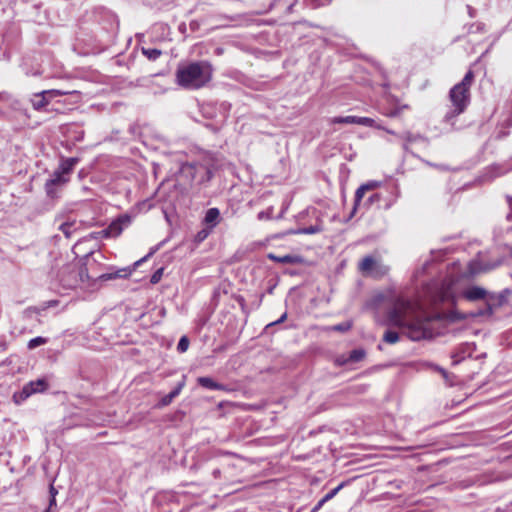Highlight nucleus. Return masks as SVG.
Segmentation results:
<instances>
[{
    "instance_id": "nucleus-1",
    "label": "nucleus",
    "mask_w": 512,
    "mask_h": 512,
    "mask_svg": "<svg viewBox=\"0 0 512 512\" xmlns=\"http://www.w3.org/2000/svg\"><path fill=\"white\" fill-rule=\"evenodd\" d=\"M411 308V302L403 298H397L387 313L391 325L406 329L407 336L413 341L431 339L434 336L432 321L430 318L408 321L407 312Z\"/></svg>"
},
{
    "instance_id": "nucleus-2",
    "label": "nucleus",
    "mask_w": 512,
    "mask_h": 512,
    "mask_svg": "<svg viewBox=\"0 0 512 512\" xmlns=\"http://www.w3.org/2000/svg\"><path fill=\"white\" fill-rule=\"evenodd\" d=\"M475 74L472 70H468L463 79L455 84L448 93V98L451 103L449 110L443 117V121L452 127L454 126V119L463 114L471 103V86L474 82Z\"/></svg>"
},
{
    "instance_id": "nucleus-3",
    "label": "nucleus",
    "mask_w": 512,
    "mask_h": 512,
    "mask_svg": "<svg viewBox=\"0 0 512 512\" xmlns=\"http://www.w3.org/2000/svg\"><path fill=\"white\" fill-rule=\"evenodd\" d=\"M213 67L208 61H194L180 66L176 72L177 83L187 89H199L212 79Z\"/></svg>"
},
{
    "instance_id": "nucleus-4",
    "label": "nucleus",
    "mask_w": 512,
    "mask_h": 512,
    "mask_svg": "<svg viewBox=\"0 0 512 512\" xmlns=\"http://www.w3.org/2000/svg\"><path fill=\"white\" fill-rule=\"evenodd\" d=\"M509 293L508 290H504L500 294L490 293L486 289L480 286H470L466 288L462 295L463 297L471 302L478 300H486L487 311L492 314L494 306H501L506 301V295Z\"/></svg>"
},
{
    "instance_id": "nucleus-5",
    "label": "nucleus",
    "mask_w": 512,
    "mask_h": 512,
    "mask_svg": "<svg viewBox=\"0 0 512 512\" xmlns=\"http://www.w3.org/2000/svg\"><path fill=\"white\" fill-rule=\"evenodd\" d=\"M80 272L76 264H66L57 273L52 281V288L63 293L66 290L75 288L79 283Z\"/></svg>"
},
{
    "instance_id": "nucleus-6",
    "label": "nucleus",
    "mask_w": 512,
    "mask_h": 512,
    "mask_svg": "<svg viewBox=\"0 0 512 512\" xmlns=\"http://www.w3.org/2000/svg\"><path fill=\"white\" fill-rule=\"evenodd\" d=\"M182 173L190 177L197 184H204L211 180L213 170L209 163L191 162L182 166Z\"/></svg>"
},
{
    "instance_id": "nucleus-7",
    "label": "nucleus",
    "mask_w": 512,
    "mask_h": 512,
    "mask_svg": "<svg viewBox=\"0 0 512 512\" xmlns=\"http://www.w3.org/2000/svg\"><path fill=\"white\" fill-rule=\"evenodd\" d=\"M73 93H77V91L70 92L60 89L44 90L33 94L32 98L30 99V102L34 110L39 112L47 111V106L49 105L52 99Z\"/></svg>"
},
{
    "instance_id": "nucleus-8",
    "label": "nucleus",
    "mask_w": 512,
    "mask_h": 512,
    "mask_svg": "<svg viewBox=\"0 0 512 512\" xmlns=\"http://www.w3.org/2000/svg\"><path fill=\"white\" fill-rule=\"evenodd\" d=\"M132 223V217L125 213L114 219L107 228L101 231L103 237L115 238L121 235L124 229L128 228Z\"/></svg>"
},
{
    "instance_id": "nucleus-9",
    "label": "nucleus",
    "mask_w": 512,
    "mask_h": 512,
    "mask_svg": "<svg viewBox=\"0 0 512 512\" xmlns=\"http://www.w3.org/2000/svg\"><path fill=\"white\" fill-rule=\"evenodd\" d=\"M69 182V177H67L64 173H61V170L56 169L51 177L45 183V191L46 194L50 198H54L57 196V188L62 187Z\"/></svg>"
},
{
    "instance_id": "nucleus-10",
    "label": "nucleus",
    "mask_w": 512,
    "mask_h": 512,
    "mask_svg": "<svg viewBox=\"0 0 512 512\" xmlns=\"http://www.w3.org/2000/svg\"><path fill=\"white\" fill-rule=\"evenodd\" d=\"M156 251V249H152L146 256H144L142 259L136 261L134 263V267H137L139 266L142 262L146 261L154 252ZM135 268L133 269H130V268H122V269H119L115 272H108V273H104L102 274L99 279L103 280V281H108V280H114V279H118V278H127L131 273L132 271L134 270Z\"/></svg>"
},
{
    "instance_id": "nucleus-11",
    "label": "nucleus",
    "mask_w": 512,
    "mask_h": 512,
    "mask_svg": "<svg viewBox=\"0 0 512 512\" xmlns=\"http://www.w3.org/2000/svg\"><path fill=\"white\" fill-rule=\"evenodd\" d=\"M48 386V382L44 378H39L37 380L30 381L23 387L20 393V397L22 399H26L32 394L44 392L45 390H47Z\"/></svg>"
},
{
    "instance_id": "nucleus-12",
    "label": "nucleus",
    "mask_w": 512,
    "mask_h": 512,
    "mask_svg": "<svg viewBox=\"0 0 512 512\" xmlns=\"http://www.w3.org/2000/svg\"><path fill=\"white\" fill-rule=\"evenodd\" d=\"M502 264L501 260L495 262H481V261H473L469 264L468 270L469 274L472 276L489 272Z\"/></svg>"
},
{
    "instance_id": "nucleus-13",
    "label": "nucleus",
    "mask_w": 512,
    "mask_h": 512,
    "mask_svg": "<svg viewBox=\"0 0 512 512\" xmlns=\"http://www.w3.org/2000/svg\"><path fill=\"white\" fill-rule=\"evenodd\" d=\"M267 258L271 261L281 264L300 265L304 263V258L298 254H286L283 256H278L274 253H269L267 254Z\"/></svg>"
},
{
    "instance_id": "nucleus-14",
    "label": "nucleus",
    "mask_w": 512,
    "mask_h": 512,
    "mask_svg": "<svg viewBox=\"0 0 512 512\" xmlns=\"http://www.w3.org/2000/svg\"><path fill=\"white\" fill-rule=\"evenodd\" d=\"M221 215L220 210L218 208H209L204 216L203 223L210 230H213L220 222Z\"/></svg>"
},
{
    "instance_id": "nucleus-15",
    "label": "nucleus",
    "mask_w": 512,
    "mask_h": 512,
    "mask_svg": "<svg viewBox=\"0 0 512 512\" xmlns=\"http://www.w3.org/2000/svg\"><path fill=\"white\" fill-rule=\"evenodd\" d=\"M185 386V376H183V379L177 383L176 387L168 394L163 396L159 403V407H165L172 403V401L181 393L182 389Z\"/></svg>"
},
{
    "instance_id": "nucleus-16",
    "label": "nucleus",
    "mask_w": 512,
    "mask_h": 512,
    "mask_svg": "<svg viewBox=\"0 0 512 512\" xmlns=\"http://www.w3.org/2000/svg\"><path fill=\"white\" fill-rule=\"evenodd\" d=\"M379 186V182L377 181H370L365 184H362L355 192V199H354V210L358 207L360 201L362 200L363 196L367 191H372L375 188Z\"/></svg>"
},
{
    "instance_id": "nucleus-17",
    "label": "nucleus",
    "mask_w": 512,
    "mask_h": 512,
    "mask_svg": "<svg viewBox=\"0 0 512 512\" xmlns=\"http://www.w3.org/2000/svg\"><path fill=\"white\" fill-rule=\"evenodd\" d=\"M473 352L472 345L469 343L461 344L452 354L453 364L456 365L465 359L466 355L470 356Z\"/></svg>"
},
{
    "instance_id": "nucleus-18",
    "label": "nucleus",
    "mask_w": 512,
    "mask_h": 512,
    "mask_svg": "<svg viewBox=\"0 0 512 512\" xmlns=\"http://www.w3.org/2000/svg\"><path fill=\"white\" fill-rule=\"evenodd\" d=\"M197 383L199 386L209 390L229 391V389L225 385L214 381L211 377H199L197 379Z\"/></svg>"
},
{
    "instance_id": "nucleus-19",
    "label": "nucleus",
    "mask_w": 512,
    "mask_h": 512,
    "mask_svg": "<svg viewBox=\"0 0 512 512\" xmlns=\"http://www.w3.org/2000/svg\"><path fill=\"white\" fill-rule=\"evenodd\" d=\"M78 163L79 158L77 157L64 158L61 160L57 169L61 170V173H64L67 177H69Z\"/></svg>"
},
{
    "instance_id": "nucleus-20",
    "label": "nucleus",
    "mask_w": 512,
    "mask_h": 512,
    "mask_svg": "<svg viewBox=\"0 0 512 512\" xmlns=\"http://www.w3.org/2000/svg\"><path fill=\"white\" fill-rule=\"evenodd\" d=\"M376 261L372 256L364 257L359 263V270L363 274H371L373 267L375 266Z\"/></svg>"
},
{
    "instance_id": "nucleus-21",
    "label": "nucleus",
    "mask_w": 512,
    "mask_h": 512,
    "mask_svg": "<svg viewBox=\"0 0 512 512\" xmlns=\"http://www.w3.org/2000/svg\"><path fill=\"white\" fill-rule=\"evenodd\" d=\"M59 230L65 235L66 238H71L73 232L76 230V221H66L60 224Z\"/></svg>"
},
{
    "instance_id": "nucleus-22",
    "label": "nucleus",
    "mask_w": 512,
    "mask_h": 512,
    "mask_svg": "<svg viewBox=\"0 0 512 512\" xmlns=\"http://www.w3.org/2000/svg\"><path fill=\"white\" fill-rule=\"evenodd\" d=\"M366 357V351L363 348H357L349 352L347 359L350 363H358Z\"/></svg>"
},
{
    "instance_id": "nucleus-23",
    "label": "nucleus",
    "mask_w": 512,
    "mask_h": 512,
    "mask_svg": "<svg viewBox=\"0 0 512 512\" xmlns=\"http://www.w3.org/2000/svg\"><path fill=\"white\" fill-rule=\"evenodd\" d=\"M141 52L150 61H156L162 55V51L157 48L142 47Z\"/></svg>"
},
{
    "instance_id": "nucleus-24",
    "label": "nucleus",
    "mask_w": 512,
    "mask_h": 512,
    "mask_svg": "<svg viewBox=\"0 0 512 512\" xmlns=\"http://www.w3.org/2000/svg\"><path fill=\"white\" fill-rule=\"evenodd\" d=\"M358 116H338L331 119L332 124H357Z\"/></svg>"
},
{
    "instance_id": "nucleus-25",
    "label": "nucleus",
    "mask_w": 512,
    "mask_h": 512,
    "mask_svg": "<svg viewBox=\"0 0 512 512\" xmlns=\"http://www.w3.org/2000/svg\"><path fill=\"white\" fill-rule=\"evenodd\" d=\"M399 340V335L396 331L386 330L383 335V341L389 344H395Z\"/></svg>"
},
{
    "instance_id": "nucleus-26",
    "label": "nucleus",
    "mask_w": 512,
    "mask_h": 512,
    "mask_svg": "<svg viewBox=\"0 0 512 512\" xmlns=\"http://www.w3.org/2000/svg\"><path fill=\"white\" fill-rule=\"evenodd\" d=\"M48 342V339L45 338V337H42V336H38V337H35L33 339H31L28 344H27V348L29 350H33L41 345H44Z\"/></svg>"
},
{
    "instance_id": "nucleus-27",
    "label": "nucleus",
    "mask_w": 512,
    "mask_h": 512,
    "mask_svg": "<svg viewBox=\"0 0 512 512\" xmlns=\"http://www.w3.org/2000/svg\"><path fill=\"white\" fill-rule=\"evenodd\" d=\"M403 138L405 139V144L403 146L405 150H407V148H408L407 144H409V143H413L418 140H426L423 136H421L419 134H412L410 132L405 133Z\"/></svg>"
},
{
    "instance_id": "nucleus-28",
    "label": "nucleus",
    "mask_w": 512,
    "mask_h": 512,
    "mask_svg": "<svg viewBox=\"0 0 512 512\" xmlns=\"http://www.w3.org/2000/svg\"><path fill=\"white\" fill-rule=\"evenodd\" d=\"M321 227L319 225H312L308 227L301 228L297 230L295 233L297 234H316L321 231Z\"/></svg>"
},
{
    "instance_id": "nucleus-29",
    "label": "nucleus",
    "mask_w": 512,
    "mask_h": 512,
    "mask_svg": "<svg viewBox=\"0 0 512 512\" xmlns=\"http://www.w3.org/2000/svg\"><path fill=\"white\" fill-rule=\"evenodd\" d=\"M351 327H352V323L350 321H345V322H342V323L332 326L331 330L337 331V332H347L348 330L351 329Z\"/></svg>"
},
{
    "instance_id": "nucleus-30",
    "label": "nucleus",
    "mask_w": 512,
    "mask_h": 512,
    "mask_svg": "<svg viewBox=\"0 0 512 512\" xmlns=\"http://www.w3.org/2000/svg\"><path fill=\"white\" fill-rule=\"evenodd\" d=\"M345 486V483L342 482L340 483L337 487H335L334 489H332L330 492H328L322 499L323 501L326 503L327 501L331 500L332 498H334L337 493Z\"/></svg>"
},
{
    "instance_id": "nucleus-31",
    "label": "nucleus",
    "mask_w": 512,
    "mask_h": 512,
    "mask_svg": "<svg viewBox=\"0 0 512 512\" xmlns=\"http://www.w3.org/2000/svg\"><path fill=\"white\" fill-rule=\"evenodd\" d=\"M189 347V339L186 336H182L177 344V351L184 353Z\"/></svg>"
},
{
    "instance_id": "nucleus-32",
    "label": "nucleus",
    "mask_w": 512,
    "mask_h": 512,
    "mask_svg": "<svg viewBox=\"0 0 512 512\" xmlns=\"http://www.w3.org/2000/svg\"><path fill=\"white\" fill-rule=\"evenodd\" d=\"M357 125H362L366 127H374L375 120L369 117H359L358 116V122Z\"/></svg>"
},
{
    "instance_id": "nucleus-33",
    "label": "nucleus",
    "mask_w": 512,
    "mask_h": 512,
    "mask_svg": "<svg viewBox=\"0 0 512 512\" xmlns=\"http://www.w3.org/2000/svg\"><path fill=\"white\" fill-rule=\"evenodd\" d=\"M163 272H164V268H159L157 269L151 276L150 278V283L151 284H157L160 282L162 276H163Z\"/></svg>"
},
{
    "instance_id": "nucleus-34",
    "label": "nucleus",
    "mask_w": 512,
    "mask_h": 512,
    "mask_svg": "<svg viewBox=\"0 0 512 512\" xmlns=\"http://www.w3.org/2000/svg\"><path fill=\"white\" fill-rule=\"evenodd\" d=\"M211 231H212V230H210L208 227H206V228H204V229L200 230V231L196 234V236H195V240H196L197 242H202V241H204V240L208 237V235L210 234V232H211Z\"/></svg>"
},
{
    "instance_id": "nucleus-35",
    "label": "nucleus",
    "mask_w": 512,
    "mask_h": 512,
    "mask_svg": "<svg viewBox=\"0 0 512 512\" xmlns=\"http://www.w3.org/2000/svg\"><path fill=\"white\" fill-rule=\"evenodd\" d=\"M348 355L342 354L335 358V365L341 367L345 366L350 363V361L347 359Z\"/></svg>"
},
{
    "instance_id": "nucleus-36",
    "label": "nucleus",
    "mask_w": 512,
    "mask_h": 512,
    "mask_svg": "<svg viewBox=\"0 0 512 512\" xmlns=\"http://www.w3.org/2000/svg\"><path fill=\"white\" fill-rule=\"evenodd\" d=\"M272 214V208H270L268 211H261L258 213L257 218L259 220H268L271 218Z\"/></svg>"
},
{
    "instance_id": "nucleus-37",
    "label": "nucleus",
    "mask_w": 512,
    "mask_h": 512,
    "mask_svg": "<svg viewBox=\"0 0 512 512\" xmlns=\"http://www.w3.org/2000/svg\"><path fill=\"white\" fill-rule=\"evenodd\" d=\"M11 100V95L6 91H0V104L7 103Z\"/></svg>"
},
{
    "instance_id": "nucleus-38",
    "label": "nucleus",
    "mask_w": 512,
    "mask_h": 512,
    "mask_svg": "<svg viewBox=\"0 0 512 512\" xmlns=\"http://www.w3.org/2000/svg\"><path fill=\"white\" fill-rule=\"evenodd\" d=\"M309 3H311L313 6H324L326 4H329L331 0H307Z\"/></svg>"
},
{
    "instance_id": "nucleus-39",
    "label": "nucleus",
    "mask_w": 512,
    "mask_h": 512,
    "mask_svg": "<svg viewBox=\"0 0 512 512\" xmlns=\"http://www.w3.org/2000/svg\"><path fill=\"white\" fill-rule=\"evenodd\" d=\"M325 504V502L323 501V499H320L317 504L312 508L311 512H318L322 506Z\"/></svg>"
},
{
    "instance_id": "nucleus-40",
    "label": "nucleus",
    "mask_w": 512,
    "mask_h": 512,
    "mask_svg": "<svg viewBox=\"0 0 512 512\" xmlns=\"http://www.w3.org/2000/svg\"><path fill=\"white\" fill-rule=\"evenodd\" d=\"M379 200H380V195L378 193H374L371 196H369V198H368L369 204H372L374 201H379Z\"/></svg>"
},
{
    "instance_id": "nucleus-41",
    "label": "nucleus",
    "mask_w": 512,
    "mask_h": 512,
    "mask_svg": "<svg viewBox=\"0 0 512 512\" xmlns=\"http://www.w3.org/2000/svg\"><path fill=\"white\" fill-rule=\"evenodd\" d=\"M286 317H287V314L284 313L277 321L268 324L267 328L270 327V326H273L275 324H279V323L283 322L286 319Z\"/></svg>"
},
{
    "instance_id": "nucleus-42",
    "label": "nucleus",
    "mask_w": 512,
    "mask_h": 512,
    "mask_svg": "<svg viewBox=\"0 0 512 512\" xmlns=\"http://www.w3.org/2000/svg\"><path fill=\"white\" fill-rule=\"evenodd\" d=\"M212 475L215 479H219L221 477V470L220 468H215L212 471Z\"/></svg>"
},
{
    "instance_id": "nucleus-43",
    "label": "nucleus",
    "mask_w": 512,
    "mask_h": 512,
    "mask_svg": "<svg viewBox=\"0 0 512 512\" xmlns=\"http://www.w3.org/2000/svg\"><path fill=\"white\" fill-rule=\"evenodd\" d=\"M503 126L505 128H510L512 126V117L511 116L504 120Z\"/></svg>"
},
{
    "instance_id": "nucleus-44",
    "label": "nucleus",
    "mask_w": 512,
    "mask_h": 512,
    "mask_svg": "<svg viewBox=\"0 0 512 512\" xmlns=\"http://www.w3.org/2000/svg\"><path fill=\"white\" fill-rule=\"evenodd\" d=\"M53 506H56V499L54 496L50 498L48 511L51 510Z\"/></svg>"
},
{
    "instance_id": "nucleus-45",
    "label": "nucleus",
    "mask_w": 512,
    "mask_h": 512,
    "mask_svg": "<svg viewBox=\"0 0 512 512\" xmlns=\"http://www.w3.org/2000/svg\"><path fill=\"white\" fill-rule=\"evenodd\" d=\"M49 492H50L51 497H53V496L55 497L57 494V490L55 489V487L53 485H50Z\"/></svg>"
},
{
    "instance_id": "nucleus-46",
    "label": "nucleus",
    "mask_w": 512,
    "mask_h": 512,
    "mask_svg": "<svg viewBox=\"0 0 512 512\" xmlns=\"http://www.w3.org/2000/svg\"><path fill=\"white\" fill-rule=\"evenodd\" d=\"M217 455H229V456H236V453L228 452V451H219Z\"/></svg>"
},
{
    "instance_id": "nucleus-47",
    "label": "nucleus",
    "mask_w": 512,
    "mask_h": 512,
    "mask_svg": "<svg viewBox=\"0 0 512 512\" xmlns=\"http://www.w3.org/2000/svg\"><path fill=\"white\" fill-rule=\"evenodd\" d=\"M507 134H508V132L501 131V132L499 133V137H505Z\"/></svg>"
},
{
    "instance_id": "nucleus-48",
    "label": "nucleus",
    "mask_w": 512,
    "mask_h": 512,
    "mask_svg": "<svg viewBox=\"0 0 512 512\" xmlns=\"http://www.w3.org/2000/svg\"><path fill=\"white\" fill-rule=\"evenodd\" d=\"M439 371H440L441 373L445 374V370H444V369L440 368V369H439Z\"/></svg>"
},
{
    "instance_id": "nucleus-49",
    "label": "nucleus",
    "mask_w": 512,
    "mask_h": 512,
    "mask_svg": "<svg viewBox=\"0 0 512 512\" xmlns=\"http://www.w3.org/2000/svg\"><path fill=\"white\" fill-rule=\"evenodd\" d=\"M396 113H397V112H396V111H394V112H392V113L390 114V116H395V115H396Z\"/></svg>"
},
{
    "instance_id": "nucleus-50",
    "label": "nucleus",
    "mask_w": 512,
    "mask_h": 512,
    "mask_svg": "<svg viewBox=\"0 0 512 512\" xmlns=\"http://www.w3.org/2000/svg\"><path fill=\"white\" fill-rule=\"evenodd\" d=\"M510 254H511V256H512V247L510 248Z\"/></svg>"
}]
</instances>
